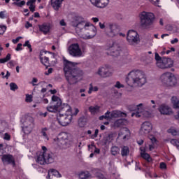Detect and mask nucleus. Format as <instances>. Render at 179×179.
<instances>
[{"label":"nucleus","instance_id":"37","mask_svg":"<svg viewBox=\"0 0 179 179\" xmlns=\"http://www.w3.org/2000/svg\"><path fill=\"white\" fill-rule=\"evenodd\" d=\"M52 101H56L57 103L55 104L56 106H61V105L62 104V101H61V99H59V97L55 96V95H53L52 96Z\"/></svg>","mask_w":179,"mask_h":179},{"label":"nucleus","instance_id":"40","mask_svg":"<svg viewBox=\"0 0 179 179\" xmlns=\"http://www.w3.org/2000/svg\"><path fill=\"white\" fill-rule=\"evenodd\" d=\"M157 66L160 68V69H165V62H164V57H162V59L160 62L156 63Z\"/></svg>","mask_w":179,"mask_h":179},{"label":"nucleus","instance_id":"39","mask_svg":"<svg viewBox=\"0 0 179 179\" xmlns=\"http://www.w3.org/2000/svg\"><path fill=\"white\" fill-rule=\"evenodd\" d=\"M78 125L81 128L85 127V125H86V118H85L84 116H83V117L79 118V120H78Z\"/></svg>","mask_w":179,"mask_h":179},{"label":"nucleus","instance_id":"15","mask_svg":"<svg viewBox=\"0 0 179 179\" xmlns=\"http://www.w3.org/2000/svg\"><path fill=\"white\" fill-rule=\"evenodd\" d=\"M23 127H34V119L31 116L25 115L22 120Z\"/></svg>","mask_w":179,"mask_h":179},{"label":"nucleus","instance_id":"13","mask_svg":"<svg viewBox=\"0 0 179 179\" xmlns=\"http://www.w3.org/2000/svg\"><path fill=\"white\" fill-rule=\"evenodd\" d=\"M1 160L4 166L6 164H13V166H15V158L12 155L7 154L2 155Z\"/></svg>","mask_w":179,"mask_h":179},{"label":"nucleus","instance_id":"55","mask_svg":"<svg viewBox=\"0 0 179 179\" xmlns=\"http://www.w3.org/2000/svg\"><path fill=\"white\" fill-rule=\"evenodd\" d=\"M178 101L177 100V97L176 96H173L172 98H171V102L173 103V107H175L176 106V104H177V102H178Z\"/></svg>","mask_w":179,"mask_h":179},{"label":"nucleus","instance_id":"11","mask_svg":"<svg viewBox=\"0 0 179 179\" xmlns=\"http://www.w3.org/2000/svg\"><path fill=\"white\" fill-rule=\"evenodd\" d=\"M109 51L113 57H119L122 54V49L117 43H113L109 48Z\"/></svg>","mask_w":179,"mask_h":179},{"label":"nucleus","instance_id":"62","mask_svg":"<svg viewBox=\"0 0 179 179\" xmlns=\"http://www.w3.org/2000/svg\"><path fill=\"white\" fill-rule=\"evenodd\" d=\"M29 10H31V12H34V10H36V6L31 4L29 6Z\"/></svg>","mask_w":179,"mask_h":179},{"label":"nucleus","instance_id":"54","mask_svg":"<svg viewBox=\"0 0 179 179\" xmlns=\"http://www.w3.org/2000/svg\"><path fill=\"white\" fill-rule=\"evenodd\" d=\"M115 87H117V89H121V87H124V85L121 84L119 81L116 82V84L115 85Z\"/></svg>","mask_w":179,"mask_h":179},{"label":"nucleus","instance_id":"42","mask_svg":"<svg viewBox=\"0 0 179 179\" xmlns=\"http://www.w3.org/2000/svg\"><path fill=\"white\" fill-rule=\"evenodd\" d=\"M111 153L113 156H117L120 153V148L117 146L112 147Z\"/></svg>","mask_w":179,"mask_h":179},{"label":"nucleus","instance_id":"20","mask_svg":"<svg viewBox=\"0 0 179 179\" xmlns=\"http://www.w3.org/2000/svg\"><path fill=\"white\" fill-rule=\"evenodd\" d=\"M38 27L40 31L43 34H48V33H50V30H51V26L50 24L44 23L42 25H39Z\"/></svg>","mask_w":179,"mask_h":179},{"label":"nucleus","instance_id":"30","mask_svg":"<svg viewBox=\"0 0 179 179\" xmlns=\"http://www.w3.org/2000/svg\"><path fill=\"white\" fill-rule=\"evenodd\" d=\"M141 152V156L143 157V159H145V160H147V162H152V158H150V155L149 154L145 152V150L140 148Z\"/></svg>","mask_w":179,"mask_h":179},{"label":"nucleus","instance_id":"24","mask_svg":"<svg viewBox=\"0 0 179 179\" xmlns=\"http://www.w3.org/2000/svg\"><path fill=\"white\" fill-rule=\"evenodd\" d=\"M59 112L63 111L64 113H66V114L71 113V106L67 103L61 104L59 106Z\"/></svg>","mask_w":179,"mask_h":179},{"label":"nucleus","instance_id":"48","mask_svg":"<svg viewBox=\"0 0 179 179\" xmlns=\"http://www.w3.org/2000/svg\"><path fill=\"white\" fill-rule=\"evenodd\" d=\"M150 101L152 106H150V109H151V111H155V110H156V101H155V100H151Z\"/></svg>","mask_w":179,"mask_h":179},{"label":"nucleus","instance_id":"1","mask_svg":"<svg viewBox=\"0 0 179 179\" xmlns=\"http://www.w3.org/2000/svg\"><path fill=\"white\" fill-rule=\"evenodd\" d=\"M64 72L66 81L68 82L67 87L71 90L72 85H76L78 79L83 75V71L75 66V63L63 58Z\"/></svg>","mask_w":179,"mask_h":179},{"label":"nucleus","instance_id":"10","mask_svg":"<svg viewBox=\"0 0 179 179\" xmlns=\"http://www.w3.org/2000/svg\"><path fill=\"white\" fill-rule=\"evenodd\" d=\"M72 120V115H67L66 113L61 114L59 113L57 115V121L62 127H66L71 124V121Z\"/></svg>","mask_w":179,"mask_h":179},{"label":"nucleus","instance_id":"35","mask_svg":"<svg viewBox=\"0 0 179 179\" xmlns=\"http://www.w3.org/2000/svg\"><path fill=\"white\" fill-rule=\"evenodd\" d=\"M59 106L55 104L53 106H48L47 110L50 113H57V111H59Z\"/></svg>","mask_w":179,"mask_h":179},{"label":"nucleus","instance_id":"22","mask_svg":"<svg viewBox=\"0 0 179 179\" xmlns=\"http://www.w3.org/2000/svg\"><path fill=\"white\" fill-rule=\"evenodd\" d=\"M44 54H45V52H41L40 53L41 62L43 64V65H45V66H50V61L48 59V57L44 56Z\"/></svg>","mask_w":179,"mask_h":179},{"label":"nucleus","instance_id":"7","mask_svg":"<svg viewBox=\"0 0 179 179\" xmlns=\"http://www.w3.org/2000/svg\"><path fill=\"white\" fill-rule=\"evenodd\" d=\"M67 52H69L71 57H73L74 58L83 57V52H82L79 43H72L67 48Z\"/></svg>","mask_w":179,"mask_h":179},{"label":"nucleus","instance_id":"31","mask_svg":"<svg viewBox=\"0 0 179 179\" xmlns=\"http://www.w3.org/2000/svg\"><path fill=\"white\" fill-rule=\"evenodd\" d=\"M92 177V175L89 171H83L79 173V178L80 179H87L90 178Z\"/></svg>","mask_w":179,"mask_h":179},{"label":"nucleus","instance_id":"56","mask_svg":"<svg viewBox=\"0 0 179 179\" xmlns=\"http://www.w3.org/2000/svg\"><path fill=\"white\" fill-rule=\"evenodd\" d=\"M150 2H151V3H152V5H155V6H159V2L160 1V0H149Z\"/></svg>","mask_w":179,"mask_h":179},{"label":"nucleus","instance_id":"2","mask_svg":"<svg viewBox=\"0 0 179 179\" xmlns=\"http://www.w3.org/2000/svg\"><path fill=\"white\" fill-rule=\"evenodd\" d=\"M146 82H148L146 74L141 70H134L128 73L127 83L130 86L142 87L143 85L146 84Z\"/></svg>","mask_w":179,"mask_h":179},{"label":"nucleus","instance_id":"5","mask_svg":"<svg viewBox=\"0 0 179 179\" xmlns=\"http://www.w3.org/2000/svg\"><path fill=\"white\" fill-rule=\"evenodd\" d=\"M161 82L166 86H176L177 85V77L172 73L166 72L161 76Z\"/></svg>","mask_w":179,"mask_h":179},{"label":"nucleus","instance_id":"25","mask_svg":"<svg viewBox=\"0 0 179 179\" xmlns=\"http://www.w3.org/2000/svg\"><path fill=\"white\" fill-rule=\"evenodd\" d=\"M63 1L64 0H51V5L55 10H58V9L61 8Z\"/></svg>","mask_w":179,"mask_h":179},{"label":"nucleus","instance_id":"21","mask_svg":"<svg viewBox=\"0 0 179 179\" xmlns=\"http://www.w3.org/2000/svg\"><path fill=\"white\" fill-rule=\"evenodd\" d=\"M110 118H120L121 117H127V113L120 110H113L110 114Z\"/></svg>","mask_w":179,"mask_h":179},{"label":"nucleus","instance_id":"26","mask_svg":"<svg viewBox=\"0 0 179 179\" xmlns=\"http://www.w3.org/2000/svg\"><path fill=\"white\" fill-rule=\"evenodd\" d=\"M90 113H91L92 115H96V114H99L100 113V106H92L88 108Z\"/></svg>","mask_w":179,"mask_h":179},{"label":"nucleus","instance_id":"41","mask_svg":"<svg viewBox=\"0 0 179 179\" xmlns=\"http://www.w3.org/2000/svg\"><path fill=\"white\" fill-rule=\"evenodd\" d=\"M47 131H48V128L47 127H44L41 129V134L44 137V139H46V141H48L50 138H48V135H47Z\"/></svg>","mask_w":179,"mask_h":179},{"label":"nucleus","instance_id":"14","mask_svg":"<svg viewBox=\"0 0 179 179\" xmlns=\"http://www.w3.org/2000/svg\"><path fill=\"white\" fill-rule=\"evenodd\" d=\"M152 128H153L152 123L149 122H145L141 125V134L142 135H146V134H149V132L152 131Z\"/></svg>","mask_w":179,"mask_h":179},{"label":"nucleus","instance_id":"38","mask_svg":"<svg viewBox=\"0 0 179 179\" xmlns=\"http://www.w3.org/2000/svg\"><path fill=\"white\" fill-rule=\"evenodd\" d=\"M110 114H111V112H110V111H107L105 114H104V115H102V116H100L99 117V120H101V121H103V120H111V116H110Z\"/></svg>","mask_w":179,"mask_h":179},{"label":"nucleus","instance_id":"63","mask_svg":"<svg viewBox=\"0 0 179 179\" xmlns=\"http://www.w3.org/2000/svg\"><path fill=\"white\" fill-rule=\"evenodd\" d=\"M159 167H160V169H166L167 166L165 163L161 162L159 164Z\"/></svg>","mask_w":179,"mask_h":179},{"label":"nucleus","instance_id":"59","mask_svg":"<svg viewBox=\"0 0 179 179\" xmlns=\"http://www.w3.org/2000/svg\"><path fill=\"white\" fill-rule=\"evenodd\" d=\"M22 45H23L22 43H18L17 48H15V51H22Z\"/></svg>","mask_w":179,"mask_h":179},{"label":"nucleus","instance_id":"29","mask_svg":"<svg viewBox=\"0 0 179 179\" xmlns=\"http://www.w3.org/2000/svg\"><path fill=\"white\" fill-rule=\"evenodd\" d=\"M34 129V126H23L22 131L25 135H30Z\"/></svg>","mask_w":179,"mask_h":179},{"label":"nucleus","instance_id":"61","mask_svg":"<svg viewBox=\"0 0 179 179\" xmlns=\"http://www.w3.org/2000/svg\"><path fill=\"white\" fill-rule=\"evenodd\" d=\"M90 88H89L88 93H89V94H92V92L94 91L93 85H92V84H90Z\"/></svg>","mask_w":179,"mask_h":179},{"label":"nucleus","instance_id":"45","mask_svg":"<svg viewBox=\"0 0 179 179\" xmlns=\"http://www.w3.org/2000/svg\"><path fill=\"white\" fill-rule=\"evenodd\" d=\"M92 148H94V153H96L97 155H99V153H100V150L97 148H96V146L93 144L92 145H88V149L89 150H90V149H92Z\"/></svg>","mask_w":179,"mask_h":179},{"label":"nucleus","instance_id":"6","mask_svg":"<svg viewBox=\"0 0 179 179\" xmlns=\"http://www.w3.org/2000/svg\"><path fill=\"white\" fill-rule=\"evenodd\" d=\"M105 34L111 38L113 37H117V36L120 34V26L115 23L111 22L106 24V27L105 28Z\"/></svg>","mask_w":179,"mask_h":179},{"label":"nucleus","instance_id":"44","mask_svg":"<svg viewBox=\"0 0 179 179\" xmlns=\"http://www.w3.org/2000/svg\"><path fill=\"white\" fill-rule=\"evenodd\" d=\"M167 132L169 134H171V135H173V136H176V135H178V131H177L176 129L174 128H171V129H169Z\"/></svg>","mask_w":179,"mask_h":179},{"label":"nucleus","instance_id":"43","mask_svg":"<svg viewBox=\"0 0 179 179\" xmlns=\"http://www.w3.org/2000/svg\"><path fill=\"white\" fill-rule=\"evenodd\" d=\"M8 61H10V54H8L5 58L0 59V64H5V62H8Z\"/></svg>","mask_w":179,"mask_h":179},{"label":"nucleus","instance_id":"33","mask_svg":"<svg viewBox=\"0 0 179 179\" xmlns=\"http://www.w3.org/2000/svg\"><path fill=\"white\" fill-rule=\"evenodd\" d=\"M124 122H125V120L119 119L114 122L113 127L115 128H120V127L124 125Z\"/></svg>","mask_w":179,"mask_h":179},{"label":"nucleus","instance_id":"58","mask_svg":"<svg viewBox=\"0 0 179 179\" xmlns=\"http://www.w3.org/2000/svg\"><path fill=\"white\" fill-rule=\"evenodd\" d=\"M99 135V129H95V133L94 135L91 136L92 139H94V138H97V136Z\"/></svg>","mask_w":179,"mask_h":179},{"label":"nucleus","instance_id":"12","mask_svg":"<svg viewBox=\"0 0 179 179\" xmlns=\"http://www.w3.org/2000/svg\"><path fill=\"white\" fill-rule=\"evenodd\" d=\"M96 75H99L101 78H109L111 76L112 73L110 71V69L107 66H102L98 69Z\"/></svg>","mask_w":179,"mask_h":179},{"label":"nucleus","instance_id":"23","mask_svg":"<svg viewBox=\"0 0 179 179\" xmlns=\"http://www.w3.org/2000/svg\"><path fill=\"white\" fill-rule=\"evenodd\" d=\"M59 138L62 141H65V143H68V142H71V134L66 132H62L59 134Z\"/></svg>","mask_w":179,"mask_h":179},{"label":"nucleus","instance_id":"47","mask_svg":"<svg viewBox=\"0 0 179 179\" xmlns=\"http://www.w3.org/2000/svg\"><path fill=\"white\" fill-rule=\"evenodd\" d=\"M23 46L28 47L30 52H31V51H33V49L31 48V45L30 44V42L29 41H26L24 44L23 45Z\"/></svg>","mask_w":179,"mask_h":179},{"label":"nucleus","instance_id":"53","mask_svg":"<svg viewBox=\"0 0 179 179\" xmlns=\"http://www.w3.org/2000/svg\"><path fill=\"white\" fill-rule=\"evenodd\" d=\"M90 26V24L89 23H85L83 22V25H80V27H77V29H86V27H89Z\"/></svg>","mask_w":179,"mask_h":179},{"label":"nucleus","instance_id":"3","mask_svg":"<svg viewBox=\"0 0 179 179\" xmlns=\"http://www.w3.org/2000/svg\"><path fill=\"white\" fill-rule=\"evenodd\" d=\"M43 152L38 155L36 163L39 164H51L55 160V155L54 153L47 149L45 146L42 147Z\"/></svg>","mask_w":179,"mask_h":179},{"label":"nucleus","instance_id":"49","mask_svg":"<svg viewBox=\"0 0 179 179\" xmlns=\"http://www.w3.org/2000/svg\"><path fill=\"white\" fill-rule=\"evenodd\" d=\"M25 101L27 103H31V101H33V96L31 95L27 94Z\"/></svg>","mask_w":179,"mask_h":179},{"label":"nucleus","instance_id":"19","mask_svg":"<svg viewBox=\"0 0 179 179\" xmlns=\"http://www.w3.org/2000/svg\"><path fill=\"white\" fill-rule=\"evenodd\" d=\"M118 136L119 138H122L124 141H126V139H129V136H131V131L128 128H124L119 133Z\"/></svg>","mask_w":179,"mask_h":179},{"label":"nucleus","instance_id":"16","mask_svg":"<svg viewBox=\"0 0 179 179\" xmlns=\"http://www.w3.org/2000/svg\"><path fill=\"white\" fill-rule=\"evenodd\" d=\"M82 25L83 26V17L80 15L74 16L71 22V26L73 27H80Z\"/></svg>","mask_w":179,"mask_h":179},{"label":"nucleus","instance_id":"64","mask_svg":"<svg viewBox=\"0 0 179 179\" xmlns=\"http://www.w3.org/2000/svg\"><path fill=\"white\" fill-rule=\"evenodd\" d=\"M99 24L100 29H106V26H107V25H106V24H103V23H101V22H99Z\"/></svg>","mask_w":179,"mask_h":179},{"label":"nucleus","instance_id":"4","mask_svg":"<svg viewBox=\"0 0 179 179\" xmlns=\"http://www.w3.org/2000/svg\"><path fill=\"white\" fill-rule=\"evenodd\" d=\"M154 21L153 13L143 11L140 14V26L142 29H149L153 24Z\"/></svg>","mask_w":179,"mask_h":179},{"label":"nucleus","instance_id":"9","mask_svg":"<svg viewBox=\"0 0 179 179\" xmlns=\"http://www.w3.org/2000/svg\"><path fill=\"white\" fill-rule=\"evenodd\" d=\"M137 110L141 113L145 118H149L152 115V109L150 105L146 103H139L136 106Z\"/></svg>","mask_w":179,"mask_h":179},{"label":"nucleus","instance_id":"57","mask_svg":"<svg viewBox=\"0 0 179 179\" xmlns=\"http://www.w3.org/2000/svg\"><path fill=\"white\" fill-rule=\"evenodd\" d=\"M3 139H5V141H10V135L8 133H5Z\"/></svg>","mask_w":179,"mask_h":179},{"label":"nucleus","instance_id":"34","mask_svg":"<svg viewBox=\"0 0 179 179\" xmlns=\"http://www.w3.org/2000/svg\"><path fill=\"white\" fill-rule=\"evenodd\" d=\"M121 155L123 157L129 155V148L128 146H122L121 149Z\"/></svg>","mask_w":179,"mask_h":179},{"label":"nucleus","instance_id":"36","mask_svg":"<svg viewBox=\"0 0 179 179\" xmlns=\"http://www.w3.org/2000/svg\"><path fill=\"white\" fill-rule=\"evenodd\" d=\"M49 173L52 174V176H55V177H57V178H61L62 176L61 173L58 171L54 169H49Z\"/></svg>","mask_w":179,"mask_h":179},{"label":"nucleus","instance_id":"27","mask_svg":"<svg viewBox=\"0 0 179 179\" xmlns=\"http://www.w3.org/2000/svg\"><path fill=\"white\" fill-rule=\"evenodd\" d=\"M164 62H165V69H169V68H173L174 65V62L170 58L164 57Z\"/></svg>","mask_w":179,"mask_h":179},{"label":"nucleus","instance_id":"46","mask_svg":"<svg viewBox=\"0 0 179 179\" xmlns=\"http://www.w3.org/2000/svg\"><path fill=\"white\" fill-rule=\"evenodd\" d=\"M10 90H13V92H15V90H17V85L15 83H10Z\"/></svg>","mask_w":179,"mask_h":179},{"label":"nucleus","instance_id":"17","mask_svg":"<svg viewBox=\"0 0 179 179\" xmlns=\"http://www.w3.org/2000/svg\"><path fill=\"white\" fill-rule=\"evenodd\" d=\"M159 111L164 115H170L173 113L171 108L164 103L162 104L159 108Z\"/></svg>","mask_w":179,"mask_h":179},{"label":"nucleus","instance_id":"8","mask_svg":"<svg viewBox=\"0 0 179 179\" xmlns=\"http://www.w3.org/2000/svg\"><path fill=\"white\" fill-rule=\"evenodd\" d=\"M127 40L130 45H136L139 44V34L136 31L129 30L127 33Z\"/></svg>","mask_w":179,"mask_h":179},{"label":"nucleus","instance_id":"60","mask_svg":"<svg viewBox=\"0 0 179 179\" xmlns=\"http://www.w3.org/2000/svg\"><path fill=\"white\" fill-rule=\"evenodd\" d=\"M20 38H22V37L19 36V37H17L15 39H13V44H17V43H19V40H20Z\"/></svg>","mask_w":179,"mask_h":179},{"label":"nucleus","instance_id":"28","mask_svg":"<svg viewBox=\"0 0 179 179\" xmlns=\"http://www.w3.org/2000/svg\"><path fill=\"white\" fill-rule=\"evenodd\" d=\"M113 134H106L103 137L104 145H110V143H111V142H113Z\"/></svg>","mask_w":179,"mask_h":179},{"label":"nucleus","instance_id":"18","mask_svg":"<svg viewBox=\"0 0 179 179\" xmlns=\"http://www.w3.org/2000/svg\"><path fill=\"white\" fill-rule=\"evenodd\" d=\"M88 27L89 32H87V34L83 37V38H85L87 40L93 38L96 36V34H97V29H96V27H94V26H90Z\"/></svg>","mask_w":179,"mask_h":179},{"label":"nucleus","instance_id":"32","mask_svg":"<svg viewBox=\"0 0 179 179\" xmlns=\"http://www.w3.org/2000/svg\"><path fill=\"white\" fill-rule=\"evenodd\" d=\"M108 5V0H98L96 8H106Z\"/></svg>","mask_w":179,"mask_h":179},{"label":"nucleus","instance_id":"50","mask_svg":"<svg viewBox=\"0 0 179 179\" xmlns=\"http://www.w3.org/2000/svg\"><path fill=\"white\" fill-rule=\"evenodd\" d=\"M142 113H141L139 112V110H137V112L136 113H131V117H136V118H139L141 117H142Z\"/></svg>","mask_w":179,"mask_h":179},{"label":"nucleus","instance_id":"52","mask_svg":"<svg viewBox=\"0 0 179 179\" xmlns=\"http://www.w3.org/2000/svg\"><path fill=\"white\" fill-rule=\"evenodd\" d=\"M13 4L17 5V6L22 7V6L26 5V1H22L19 3L14 2Z\"/></svg>","mask_w":179,"mask_h":179},{"label":"nucleus","instance_id":"51","mask_svg":"<svg viewBox=\"0 0 179 179\" xmlns=\"http://www.w3.org/2000/svg\"><path fill=\"white\" fill-rule=\"evenodd\" d=\"M163 59V57H160V55H159V53L155 52V60L157 61V62H160V61H162Z\"/></svg>","mask_w":179,"mask_h":179}]
</instances>
